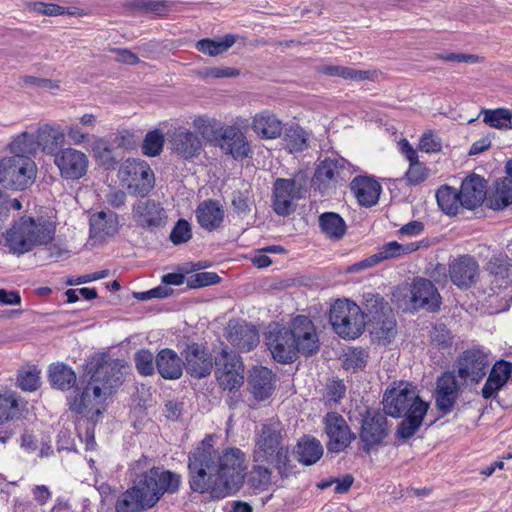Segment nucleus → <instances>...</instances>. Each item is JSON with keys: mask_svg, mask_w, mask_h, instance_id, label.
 Returning a JSON list of instances; mask_svg holds the SVG:
<instances>
[{"mask_svg": "<svg viewBox=\"0 0 512 512\" xmlns=\"http://www.w3.org/2000/svg\"><path fill=\"white\" fill-rule=\"evenodd\" d=\"M206 436L188 453V483L193 492L222 499L236 493L245 478L244 453L238 448L219 450Z\"/></svg>", "mask_w": 512, "mask_h": 512, "instance_id": "nucleus-1", "label": "nucleus"}, {"mask_svg": "<svg viewBox=\"0 0 512 512\" xmlns=\"http://www.w3.org/2000/svg\"><path fill=\"white\" fill-rule=\"evenodd\" d=\"M123 367L120 360L104 355L92 356L86 366L90 378L79 395L68 398L70 410L96 420L103 414L107 400L122 383Z\"/></svg>", "mask_w": 512, "mask_h": 512, "instance_id": "nucleus-2", "label": "nucleus"}, {"mask_svg": "<svg viewBox=\"0 0 512 512\" xmlns=\"http://www.w3.org/2000/svg\"><path fill=\"white\" fill-rule=\"evenodd\" d=\"M266 344L273 358L291 363L299 353L310 356L319 349V339L313 322L306 316L295 317L289 327L278 324L269 327Z\"/></svg>", "mask_w": 512, "mask_h": 512, "instance_id": "nucleus-3", "label": "nucleus"}, {"mask_svg": "<svg viewBox=\"0 0 512 512\" xmlns=\"http://www.w3.org/2000/svg\"><path fill=\"white\" fill-rule=\"evenodd\" d=\"M430 407L429 402L419 396L417 387L408 381H397L388 387L383 396V409L391 417H403L397 434L409 439L423 424Z\"/></svg>", "mask_w": 512, "mask_h": 512, "instance_id": "nucleus-4", "label": "nucleus"}, {"mask_svg": "<svg viewBox=\"0 0 512 512\" xmlns=\"http://www.w3.org/2000/svg\"><path fill=\"white\" fill-rule=\"evenodd\" d=\"M181 476L163 467H153L134 481L144 500L153 507L165 493L173 494L180 486Z\"/></svg>", "mask_w": 512, "mask_h": 512, "instance_id": "nucleus-5", "label": "nucleus"}, {"mask_svg": "<svg viewBox=\"0 0 512 512\" xmlns=\"http://www.w3.org/2000/svg\"><path fill=\"white\" fill-rule=\"evenodd\" d=\"M329 321L334 331L344 339L359 337L366 324L361 308L348 299H338L331 305Z\"/></svg>", "mask_w": 512, "mask_h": 512, "instance_id": "nucleus-6", "label": "nucleus"}, {"mask_svg": "<svg viewBox=\"0 0 512 512\" xmlns=\"http://www.w3.org/2000/svg\"><path fill=\"white\" fill-rule=\"evenodd\" d=\"M281 427L278 421H270L262 427L258 446L263 452L262 457L271 464L282 476H288L294 470L288 450L281 444Z\"/></svg>", "mask_w": 512, "mask_h": 512, "instance_id": "nucleus-7", "label": "nucleus"}, {"mask_svg": "<svg viewBox=\"0 0 512 512\" xmlns=\"http://www.w3.org/2000/svg\"><path fill=\"white\" fill-rule=\"evenodd\" d=\"M120 185L134 196L144 197L154 188L155 175L150 165L138 158L124 160L117 171Z\"/></svg>", "mask_w": 512, "mask_h": 512, "instance_id": "nucleus-8", "label": "nucleus"}, {"mask_svg": "<svg viewBox=\"0 0 512 512\" xmlns=\"http://www.w3.org/2000/svg\"><path fill=\"white\" fill-rule=\"evenodd\" d=\"M37 166L31 157L5 156L0 159V184L12 190H25L36 179Z\"/></svg>", "mask_w": 512, "mask_h": 512, "instance_id": "nucleus-9", "label": "nucleus"}, {"mask_svg": "<svg viewBox=\"0 0 512 512\" xmlns=\"http://www.w3.org/2000/svg\"><path fill=\"white\" fill-rule=\"evenodd\" d=\"M214 364L216 379L223 390L232 391L242 385L244 371L239 355L223 348L215 356Z\"/></svg>", "mask_w": 512, "mask_h": 512, "instance_id": "nucleus-10", "label": "nucleus"}, {"mask_svg": "<svg viewBox=\"0 0 512 512\" xmlns=\"http://www.w3.org/2000/svg\"><path fill=\"white\" fill-rule=\"evenodd\" d=\"M53 163L58 169L59 176L66 181L80 180L87 174L89 168L88 156L71 146L60 149L53 156Z\"/></svg>", "mask_w": 512, "mask_h": 512, "instance_id": "nucleus-11", "label": "nucleus"}, {"mask_svg": "<svg viewBox=\"0 0 512 512\" xmlns=\"http://www.w3.org/2000/svg\"><path fill=\"white\" fill-rule=\"evenodd\" d=\"M132 217L138 227L155 229L167 223V215L163 206L152 199L139 200L132 207Z\"/></svg>", "mask_w": 512, "mask_h": 512, "instance_id": "nucleus-12", "label": "nucleus"}, {"mask_svg": "<svg viewBox=\"0 0 512 512\" xmlns=\"http://www.w3.org/2000/svg\"><path fill=\"white\" fill-rule=\"evenodd\" d=\"M325 432L329 438L327 448L330 452L339 453L345 450L354 439L345 419L335 413H328L324 418Z\"/></svg>", "mask_w": 512, "mask_h": 512, "instance_id": "nucleus-13", "label": "nucleus"}, {"mask_svg": "<svg viewBox=\"0 0 512 512\" xmlns=\"http://www.w3.org/2000/svg\"><path fill=\"white\" fill-rule=\"evenodd\" d=\"M35 136L39 150L45 155L53 157L60 149L65 148L66 133L59 123L40 124L35 131Z\"/></svg>", "mask_w": 512, "mask_h": 512, "instance_id": "nucleus-14", "label": "nucleus"}, {"mask_svg": "<svg viewBox=\"0 0 512 512\" xmlns=\"http://www.w3.org/2000/svg\"><path fill=\"white\" fill-rule=\"evenodd\" d=\"M488 365V355L484 350L470 349L458 360V374L464 380L478 383L485 376Z\"/></svg>", "mask_w": 512, "mask_h": 512, "instance_id": "nucleus-15", "label": "nucleus"}, {"mask_svg": "<svg viewBox=\"0 0 512 512\" xmlns=\"http://www.w3.org/2000/svg\"><path fill=\"white\" fill-rule=\"evenodd\" d=\"M378 308L373 312L369 310V323L371 334L382 343H389L396 334V323L391 314V308L387 303L376 301Z\"/></svg>", "mask_w": 512, "mask_h": 512, "instance_id": "nucleus-16", "label": "nucleus"}, {"mask_svg": "<svg viewBox=\"0 0 512 512\" xmlns=\"http://www.w3.org/2000/svg\"><path fill=\"white\" fill-rule=\"evenodd\" d=\"M171 150L178 157L188 160L198 157L203 149V141L195 133L179 129L170 138Z\"/></svg>", "mask_w": 512, "mask_h": 512, "instance_id": "nucleus-17", "label": "nucleus"}, {"mask_svg": "<svg viewBox=\"0 0 512 512\" xmlns=\"http://www.w3.org/2000/svg\"><path fill=\"white\" fill-rule=\"evenodd\" d=\"M213 363L211 354L205 348L198 344L187 347L184 365L190 376L198 379L208 376L212 371Z\"/></svg>", "mask_w": 512, "mask_h": 512, "instance_id": "nucleus-18", "label": "nucleus"}, {"mask_svg": "<svg viewBox=\"0 0 512 512\" xmlns=\"http://www.w3.org/2000/svg\"><path fill=\"white\" fill-rule=\"evenodd\" d=\"M89 227L91 239L105 241L118 232V215L113 211L95 212L89 218Z\"/></svg>", "mask_w": 512, "mask_h": 512, "instance_id": "nucleus-19", "label": "nucleus"}, {"mask_svg": "<svg viewBox=\"0 0 512 512\" xmlns=\"http://www.w3.org/2000/svg\"><path fill=\"white\" fill-rule=\"evenodd\" d=\"M459 394V385L456 376L452 372L444 373L437 381L436 406L444 414L449 413Z\"/></svg>", "mask_w": 512, "mask_h": 512, "instance_id": "nucleus-20", "label": "nucleus"}, {"mask_svg": "<svg viewBox=\"0 0 512 512\" xmlns=\"http://www.w3.org/2000/svg\"><path fill=\"white\" fill-rule=\"evenodd\" d=\"M411 302L414 308H425L434 311L439 308L441 297L430 281L416 279L411 288Z\"/></svg>", "mask_w": 512, "mask_h": 512, "instance_id": "nucleus-21", "label": "nucleus"}, {"mask_svg": "<svg viewBox=\"0 0 512 512\" xmlns=\"http://www.w3.org/2000/svg\"><path fill=\"white\" fill-rule=\"evenodd\" d=\"M346 164V160L341 157H329L324 159L317 166L314 176L315 184L319 189L331 187L342 178Z\"/></svg>", "mask_w": 512, "mask_h": 512, "instance_id": "nucleus-22", "label": "nucleus"}, {"mask_svg": "<svg viewBox=\"0 0 512 512\" xmlns=\"http://www.w3.org/2000/svg\"><path fill=\"white\" fill-rule=\"evenodd\" d=\"M195 216L201 228L212 232L219 229L222 225L225 212L218 201L205 200L197 206Z\"/></svg>", "mask_w": 512, "mask_h": 512, "instance_id": "nucleus-23", "label": "nucleus"}, {"mask_svg": "<svg viewBox=\"0 0 512 512\" xmlns=\"http://www.w3.org/2000/svg\"><path fill=\"white\" fill-rule=\"evenodd\" d=\"M297 198L295 182L290 179H278L274 184L275 212L287 216L294 211V200Z\"/></svg>", "mask_w": 512, "mask_h": 512, "instance_id": "nucleus-24", "label": "nucleus"}, {"mask_svg": "<svg viewBox=\"0 0 512 512\" xmlns=\"http://www.w3.org/2000/svg\"><path fill=\"white\" fill-rule=\"evenodd\" d=\"M510 377H512V364L504 360L497 361L481 390L482 397L485 399L495 398Z\"/></svg>", "mask_w": 512, "mask_h": 512, "instance_id": "nucleus-25", "label": "nucleus"}, {"mask_svg": "<svg viewBox=\"0 0 512 512\" xmlns=\"http://www.w3.org/2000/svg\"><path fill=\"white\" fill-rule=\"evenodd\" d=\"M218 146L236 160L244 159L249 152L246 137L234 126H225L222 131V140Z\"/></svg>", "mask_w": 512, "mask_h": 512, "instance_id": "nucleus-26", "label": "nucleus"}, {"mask_svg": "<svg viewBox=\"0 0 512 512\" xmlns=\"http://www.w3.org/2000/svg\"><path fill=\"white\" fill-rule=\"evenodd\" d=\"M463 207L474 209L482 204L486 196L485 180L478 175H470L463 180L459 191Z\"/></svg>", "mask_w": 512, "mask_h": 512, "instance_id": "nucleus-27", "label": "nucleus"}, {"mask_svg": "<svg viewBox=\"0 0 512 512\" xmlns=\"http://www.w3.org/2000/svg\"><path fill=\"white\" fill-rule=\"evenodd\" d=\"M158 373L166 380H176L182 376L184 362L172 349H162L155 357Z\"/></svg>", "mask_w": 512, "mask_h": 512, "instance_id": "nucleus-28", "label": "nucleus"}, {"mask_svg": "<svg viewBox=\"0 0 512 512\" xmlns=\"http://www.w3.org/2000/svg\"><path fill=\"white\" fill-rule=\"evenodd\" d=\"M478 264L470 256H461L450 265L451 281L458 287L470 286L477 275Z\"/></svg>", "mask_w": 512, "mask_h": 512, "instance_id": "nucleus-29", "label": "nucleus"}, {"mask_svg": "<svg viewBox=\"0 0 512 512\" xmlns=\"http://www.w3.org/2000/svg\"><path fill=\"white\" fill-rule=\"evenodd\" d=\"M351 190L360 205L374 206L381 193V185L371 177H357L351 182Z\"/></svg>", "mask_w": 512, "mask_h": 512, "instance_id": "nucleus-30", "label": "nucleus"}, {"mask_svg": "<svg viewBox=\"0 0 512 512\" xmlns=\"http://www.w3.org/2000/svg\"><path fill=\"white\" fill-rule=\"evenodd\" d=\"M6 246L13 254L21 255L31 251L32 244L24 217L20 218L5 234Z\"/></svg>", "mask_w": 512, "mask_h": 512, "instance_id": "nucleus-31", "label": "nucleus"}, {"mask_svg": "<svg viewBox=\"0 0 512 512\" xmlns=\"http://www.w3.org/2000/svg\"><path fill=\"white\" fill-rule=\"evenodd\" d=\"M25 225L29 231L32 248L51 244L55 235V226L52 222L39 217H24Z\"/></svg>", "mask_w": 512, "mask_h": 512, "instance_id": "nucleus-32", "label": "nucleus"}, {"mask_svg": "<svg viewBox=\"0 0 512 512\" xmlns=\"http://www.w3.org/2000/svg\"><path fill=\"white\" fill-rule=\"evenodd\" d=\"M192 126L203 143H210L218 146L222 140V131L225 127H221L215 118L206 116L195 117Z\"/></svg>", "mask_w": 512, "mask_h": 512, "instance_id": "nucleus-33", "label": "nucleus"}, {"mask_svg": "<svg viewBox=\"0 0 512 512\" xmlns=\"http://www.w3.org/2000/svg\"><path fill=\"white\" fill-rule=\"evenodd\" d=\"M144 495L135 484L121 493L115 502V512H142L151 508L149 502L144 500Z\"/></svg>", "mask_w": 512, "mask_h": 512, "instance_id": "nucleus-34", "label": "nucleus"}, {"mask_svg": "<svg viewBox=\"0 0 512 512\" xmlns=\"http://www.w3.org/2000/svg\"><path fill=\"white\" fill-rule=\"evenodd\" d=\"M487 203L494 210H501L512 204V179L504 177L497 180L487 198Z\"/></svg>", "mask_w": 512, "mask_h": 512, "instance_id": "nucleus-35", "label": "nucleus"}, {"mask_svg": "<svg viewBox=\"0 0 512 512\" xmlns=\"http://www.w3.org/2000/svg\"><path fill=\"white\" fill-rule=\"evenodd\" d=\"M360 436L367 450L379 444L385 436L384 418L366 417L362 423Z\"/></svg>", "mask_w": 512, "mask_h": 512, "instance_id": "nucleus-36", "label": "nucleus"}, {"mask_svg": "<svg viewBox=\"0 0 512 512\" xmlns=\"http://www.w3.org/2000/svg\"><path fill=\"white\" fill-rule=\"evenodd\" d=\"M12 156L30 157L39 150L35 134L21 132L14 136L8 144Z\"/></svg>", "mask_w": 512, "mask_h": 512, "instance_id": "nucleus-37", "label": "nucleus"}, {"mask_svg": "<svg viewBox=\"0 0 512 512\" xmlns=\"http://www.w3.org/2000/svg\"><path fill=\"white\" fill-rule=\"evenodd\" d=\"M298 461L306 466L315 464L323 455V447L315 438H303L297 444Z\"/></svg>", "mask_w": 512, "mask_h": 512, "instance_id": "nucleus-38", "label": "nucleus"}, {"mask_svg": "<svg viewBox=\"0 0 512 512\" xmlns=\"http://www.w3.org/2000/svg\"><path fill=\"white\" fill-rule=\"evenodd\" d=\"M49 380L54 388L65 391L76 383V374L65 364H52L49 367Z\"/></svg>", "mask_w": 512, "mask_h": 512, "instance_id": "nucleus-39", "label": "nucleus"}, {"mask_svg": "<svg viewBox=\"0 0 512 512\" xmlns=\"http://www.w3.org/2000/svg\"><path fill=\"white\" fill-rule=\"evenodd\" d=\"M418 249L419 244L417 242L401 244L396 241H391L384 244L381 248H379L378 252L375 253L373 256L378 264L379 262L384 260L409 255L417 251Z\"/></svg>", "mask_w": 512, "mask_h": 512, "instance_id": "nucleus-40", "label": "nucleus"}, {"mask_svg": "<svg viewBox=\"0 0 512 512\" xmlns=\"http://www.w3.org/2000/svg\"><path fill=\"white\" fill-rule=\"evenodd\" d=\"M283 124L279 118L269 112L263 111L258 116V137L261 139H276L281 136Z\"/></svg>", "mask_w": 512, "mask_h": 512, "instance_id": "nucleus-41", "label": "nucleus"}, {"mask_svg": "<svg viewBox=\"0 0 512 512\" xmlns=\"http://www.w3.org/2000/svg\"><path fill=\"white\" fill-rule=\"evenodd\" d=\"M436 199L441 210L447 215H456L462 206L461 195L455 188L442 186L436 192Z\"/></svg>", "mask_w": 512, "mask_h": 512, "instance_id": "nucleus-42", "label": "nucleus"}, {"mask_svg": "<svg viewBox=\"0 0 512 512\" xmlns=\"http://www.w3.org/2000/svg\"><path fill=\"white\" fill-rule=\"evenodd\" d=\"M321 231L330 239L339 240L346 232V224L342 217L334 212L323 213L319 217Z\"/></svg>", "mask_w": 512, "mask_h": 512, "instance_id": "nucleus-43", "label": "nucleus"}, {"mask_svg": "<svg viewBox=\"0 0 512 512\" xmlns=\"http://www.w3.org/2000/svg\"><path fill=\"white\" fill-rule=\"evenodd\" d=\"M236 42V36L233 34H227L219 40L213 39H201L196 43V49L208 56H218L230 49Z\"/></svg>", "mask_w": 512, "mask_h": 512, "instance_id": "nucleus-44", "label": "nucleus"}, {"mask_svg": "<svg viewBox=\"0 0 512 512\" xmlns=\"http://www.w3.org/2000/svg\"><path fill=\"white\" fill-rule=\"evenodd\" d=\"M483 122L492 128L508 131L512 129V111L507 108L483 109Z\"/></svg>", "mask_w": 512, "mask_h": 512, "instance_id": "nucleus-45", "label": "nucleus"}, {"mask_svg": "<svg viewBox=\"0 0 512 512\" xmlns=\"http://www.w3.org/2000/svg\"><path fill=\"white\" fill-rule=\"evenodd\" d=\"M165 138L162 131L155 129L149 131L142 142V153L148 157H156L161 154Z\"/></svg>", "mask_w": 512, "mask_h": 512, "instance_id": "nucleus-46", "label": "nucleus"}, {"mask_svg": "<svg viewBox=\"0 0 512 512\" xmlns=\"http://www.w3.org/2000/svg\"><path fill=\"white\" fill-rule=\"evenodd\" d=\"M309 134L299 126L290 127L285 135L286 146L291 153L300 152L308 147Z\"/></svg>", "mask_w": 512, "mask_h": 512, "instance_id": "nucleus-47", "label": "nucleus"}, {"mask_svg": "<svg viewBox=\"0 0 512 512\" xmlns=\"http://www.w3.org/2000/svg\"><path fill=\"white\" fill-rule=\"evenodd\" d=\"M19 401L13 391L0 393V424L14 418L17 414Z\"/></svg>", "mask_w": 512, "mask_h": 512, "instance_id": "nucleus-48", "label": "nucleus"}, {"mask_svg": "<svg viewBox=\"0 0 512 512\" xmlns=\"http://www.w3.org/2000/svg\"><path fill=\"white\" fill-rule=\"evenodd\" d=\"M275 375L266 367L258 368V402L268 399L274 391Z\"/></svg>", "mask_w": 512, "mask_h": 512, "instance_id": "nucleus-49", "label": "nucleus"}, {"mask_svg": "<svg viewBox=\"0 0 512 512\" xmlns=\"http://www.w3.org/2000/svg\"><path fill=\"white\" fill-rule=\"evenodd\" d=\"M135 366L139 374L143 376H150L154 374L155 371V358L152 352L148 349H142L136 352L135 357Z\"/></svg>", "mask_w": 512, "mask_h": 512, "instance_id": "nucleus-50", "label": "nucleus"}, {"mask_svg": "<svg viewBox=\"0 0 512 512\" xmlns=\"http://www.w3.org/2000/svg\"><path fill=\"white\" fill-rule=\"evenodd\" d=\"M442 147L443 143L441 138L431 130L422 134L418 144L419 150L428 154L440 153Z\"/></svg>", "mask_w": 512, "mask_h": 512, "instance_id": "nucleus-51", "label": "nucleus"}, {"mask_svg": "<svg viewBox=\"0 0 512 512\" xmlns=\"http://www.w3.org/2000/svg\"><path fill=\"white\" fill-rule=\"evenodd\" d=\"M429 177V169L422 162L409 164V168L405 173V179L410 185H418Z\"/></svg>", "mask_w": 512, "mask_h": 512, "instance_id": "nucleus-52", "label": "nucleus"}, {"mask_svg": "<svg viewBox=\"0 0 512 512\" xmlns=\"http://www.w3.org/2000/svg\"><path fill=\"white\" fill-rule=\"evenodd\" d=\"M18 386L23 391H35L40 386V376L36 369L22 370L18 376Z\"/></svg>", "mask_w": 512, "mask_h": 512, "instance_id": "nucleus-53", "label": "nucleus"}, {"mask_svg": "<svg viewBox=\"0 0 512 512\" xmlns=\"http://www.w3.org/2000/svg\"><path fill=\"white\" fill-rule=\"evenodd\" d=\"M191 237L192 231L190 224L184 219L178 220L170 234L172 243L174 245H180L189 241Z\"/></svg>", "mask_w": 512, "mask_h": 512, "instance_id": "nucleus-54", "label": "nucleus"}, {"mask_svg": "<svg viewBox=\"0 0 512 512\" xmlns=\"http://www.w3.org/2000/svg\"><path fill=\"white\" fill-rule=\"evenodd\" d=\"M220 281V277L214 272H199L190 276L187 280L189 288L196 289L212 284H216Z\"/></svg>", "mask_w": 512, "mask_h": 512, "instance_id": "nucleus-55", "label": "nucleus"}, {"mask_svg": "<svg viewBox=\"0 0 512 512\" xmlns=\"http://www.w3.org/2000/svg\"><path fill=\"white\" fill-rule=\"evenodd\" d=\"M66 138L68 137L72 144L82 145L89 141V134L79 124H70L65 129Z\"/></svg>", "mask_w": 512, "mask_h": 512, "instance_id": "nucleus-56", "label": "nucleus"}, {"mask_svg": "<svg viewBox=\"0 0 512 512\" xmlns=\"http://www.w3.org/2000/svg\"><path fill=\"white\" fill-rule=\"evenodd\" d=\"M32 10L40 15L61 16L63 15V6L55 3L35 2L32 4Z\"/></svg>", "mask_w": 512, "mask_h": 512, "instance_id": "nucleus-57", "label": "nucleus"}, {"mask_svg": "<svg viewBox=\"0 0 512 512\" xmlns=\"http://www.w3.org/2000/svg\"><path fill=\"white\" fill-rule=\"evenodd\" d=\"M199 75L203 78H226L238 76L239 71L231 67H212L206 68Z\"/></svg>", "mask_w": 512, "mask_h": 512, "instance_id": "nucleus-58", "label": "nucleus"}, {"mask_svg": "<svg viewBox=\"0 0 512 512\" xmlns=\"http://www.w3.org/2000/svg\"><path fill=\"white\" fill-rule=\"evenodd\" d=\"M324 72L326 74L340 76L345 79L362 78V72L341 66H327L324 68Z\"/></svg>", "mask_w": 512, "mask_h": 512, "instance_id": "nucleus-59", "label": "nucleus"}, {"mask_svg": "<svg viewBox=\"0 0 512 512\" xmlns=\"http://www.w3.org/2000/svg\"><path fill=\"white\" fill-rule=\"evenodd\" d=\"M115 142L120 148L125 150H132L136 147L137 139L133 132L129 130H123L116 134Z\"/></svg>", "mask_w": 512, "mask_h": 512, "instance_id": "nucleus-60", "label": "nucleus"}, {"mask_svg": "<svg viewBox=\"0 0 512 512\" xmlns=\"http://www.w3.org/2000/svg\"><path fill=\"white\" fill-rule=\"evenodd\" d=\"M284 249L281 246L272 245L258 248V268H266L272 264V259L267 253H282Z\"/></svg>", "mask_w": 512, "mask_h": 512, "instance_id": "nucleus-61", "label": "nucleus"}, {"mask_svg": "<svg viewBox=\"0 0 512 512\" xmlns=\"http://www.w3.org/2000/svg\"><path fill=\"white\" fill-rule=\"evenodd\" d=\"M112 52L117 54L116 61L128 65H136L140 62L139 57L126 48H113Z\"/></svg>", "mask_w": 512, "mask_h": 512, "instance_id": "nucleus-62", "label": "nucleus"}, {"mask_svg": "<svg viewBox=\"0 0 512 512\" xmlns=\"http://www.w3.org/2000/svg\"><path fill=\"white\" fill-rule=\"evenodd\" d=\"M93 152L96 158H107L111 154L109 141L104 138L97 139L93 145Z\"/></svg>", "mask_w": 512, "mask_h": 512, "instance_id": "nucleus-63", "label": "nucleus"}, {"mask_svg": "<svg viewBox=\"0 0 512 512\" xmlns=\"http://www.w3.org/2000/svg\"><path fill=\"white\" fill-rule=\"evenodd\" d=\"M170 7V3L167 0L150 1L147 3L146 13H154L156 15H163Z\"/></svg>", "mask_w": 512, "mask_h": 512, "instance_id": "nucleus-64", "label": "nucleus"}]
</instances>
